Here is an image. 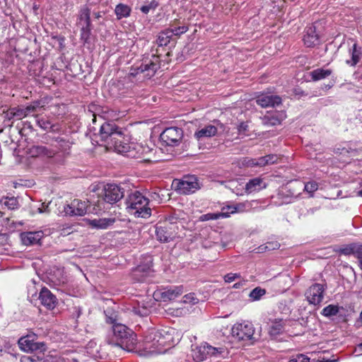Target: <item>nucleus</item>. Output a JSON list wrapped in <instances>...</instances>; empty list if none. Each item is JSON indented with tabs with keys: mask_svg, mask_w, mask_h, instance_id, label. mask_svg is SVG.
I'll return each mask as SVG.
<instances>
[{
	"mask_svg": "<svg viewBox=\"0 0 362 362\" xmlns=\"http://www.w3.org/2000/svg\"><path fill=\"white\" fill-rule=\"evenodd\" d=\"M173 329H149L144 339V355L164 354L174 344Z\"/></svg>",
	"mask_w": 362,
	"mask_h": 362,
	"instance_id": "f257e3e1",
	"label": "nucleus"
},
{
	"mask_svg": "<svg viewBox=\"0 0 362 362\" xmlns=\"http://www.w3.org/2000/svg\"><path fill=\"white\" fill-rule=\"evenodd\" d=\"M156 151L153 146L143 143L127 142L124 139L123 143L116 145L115 151L124 154L127 157L141 158L145 161H153Z\"/></svg>",
	"mask_w": 362,
	"mask_h": 362,
	"instance_id": "f03ea898",
	"label": "nucleus"
},
{
	"mask_svg": "<svg viewBox=\"0 0 362 362\" xmlns=\"http://www.w3.org/2000/svg\"><path fill=\"white\" fill-rule=\"evenodd\" d=\"M125 204L128 213L135 217L147 218L151 215L148 199L139 191L131 192Z\"/></svg>",
	"mask_w": 362,
	"mask_h": 362,
	"instance_id": "7ed1b4c3",
	"label": "nucleus"
},
{
	"mask_svg": "<svg viewBox=\"0 0 362 362\" xmlns=\"http://www.w3.org/2000/svg\"><path fill=\"white\" fill-rule=\"evenodd\" d=\"M111 322L114 323L112 331L117 344L128 351H133L137 344L136 337L134 332L123 324H117L112 320Z\"/></svg>",
	"mask_w": 362,
	"mask_h": 362,
	"instance_id": "20e7f679",
	"label": "nucleus"
},
{
	"mask_svg": "<svg viewBox=\"0 0 362 362\" xmlns=\"http://www.w3.org/2000/svg\"><path fill=\"white\" fill-rule=\"evenodd\" d=\"M99 136L101 141L105 142L106 148L115 151L116 145L123 143L124 139L122 132L117 130L115 124L109 122H105L100 127Z\"/></svg>",
	"mask_w": 362,
	"mask_h": 362,
	"instance_id": "39448f33",
	"label": "nucleus"
},
{
	"mask_svg": "<svg viewBox=\"0 0 362 362\" xmlns=\"http://www.w3.org/2000/svg\"><path fill=\"white\" fill-rule=\"evenodd\" d=\"M231 336L235 341L254 344L257 340L255 327L248 321L237 322L231 328Z\"/></svg>",
	"mask_w": 362,
	"mask_h": 362,
	"instance_id": "423d86ee",
	"label": "nucleus"
},
{
	"mask_svg": "<svg viewBox=\"0 0 362 362\" xmlns=\"http://www.w3.org/2000/svg\"><path fill=\"white\" fill-rule=\"evenodd\" d=\"M124 195V190L120 186L116 184H107L98 193L99 198L98 207L99 210L102 209L101 204L103 202L113 204L119 202Z\"/></svg>",
	"mask_w": 362,
	"mask_h": 362,
	"instance_id": "0eeeda50",
	"label": "nucleus"
},
{
	"mask_svg": "<svg viewBox=\"0 0 362 362\" xmlns=\"http://www.w3.org/2000/svg\"><path fill=\"white\" fill-rule=\"evenodd\" d=\"M172 186L181 194H192L200 188L199 180L194 175L184 176L180 180L175 179L173 181Z\"/></svg>",
	"mask_w": 362,
	"mask_h": 362,
	"instance_id": "6e6552de",
	"label": "nucleus"
},
{
	"mask_svg": "<svg viewBox=\"0 0 362 362\" xmlns=\"http://www.w3.org/2000/svg\"><path fill=\"white\" fill-rule=\"evenodd\" d=\"M226 353L223 347H214L207 344H201L192 351V356L197 362L206 360L209 357L223 356Z\"/></svg>",
	"mask_w": 362,
	"mask_h": 362,
	"instance_id": "1a4fd4ad",
	"label": "nucleus"
},
{
	"mask_svg": "<svg viewBox=\"0 0 362 362\" xmlns=\"http://www.w3.org/2000/svg\"><path fill=\"white\" fill-rule=\"evenodd\" d=\"M177 218L172 216L168 219V222L164 225H158L156 228V235L157 239L163 243L170 242L172 240L175 235V228H177L175 224L177 223Z\"/></svg>",
	"mask_w": 362,
	"mask_h": 362,
	"instance_id": "9d476101",
	"label": "nucleus"
},
{
	"mask_svg": "<svg viewBox=\"0 0 362 362\" xmlns=\"http://www.w3.org/2000/svg\"><path fill=\"white\" fill-rule=\"evenodd\" d=\"M183 136L182 129L178 127L166 128L160 134V140L167 146H177L180 144Z\"/></svg>",
	"mask_w": 362,
	"mask_h": 362,
	"instance_id": "9b49d317",
	"label": "nucleus"
},
{
	"mask_svg": "<svg viewBox=\"0 0 362 362\" xmlns=\"http://www.w3.org/2000/svg\"><path fill=\"white\" fill-rule=\"evenodd\" d=\"M87 209L88 202L75 199L69 204L64 206V212L66 215L71 216H82L86 214Z\"/></svg>",
	"mask_w": 362,
	"mask_h": 362,
	"instance_id": "f8f14e48",
	"label": "nucleus"
},
{
	"mask_svg": "<svg viewBox=\"0 0 362 362\" xmlns=\"http://www.w3.org/2000/svg\"><path fill=\"white\" fill-rule=\"evenodd\" d=\"M155 61H146L144 63H142L139 66L136 68V71L132 72V74L138 75L142 74L144 77L151 78L154 76L156 71L159 68V66L157 63V57L153 56Z\"/></svg>",
	"mask_w": 362,
	"mask_h": 362,
	"instance_id": "ddd939ff",
	"label": "nucleus"
},
{
	"mask_svg": "<svg viewBox=\"0 0 362 362\" xmlns=\"http://www.w3.org/2000/svg\"><path fill=\"white\" fill-rule=\"evenodd\" d=\"M18 346L21 350L25 352L45 349V344L35 341L34 336H25L19 339Z\"/></svg>",
	"mask_w": 362,
	"mask_h": 362,
	"instance_id": "4468645a",
	"label": "nucleus"
},
{
	"mask_svg": "<svg viewBox=\"0 0 362 362\" xmlns=\"http://www.w3.org/2000/svg\"><path fill=\"white\" fill-rule=\"evenodd\" d=\"M325 288L320 284H315L311 286L306 292V298L310 304L318 305L323 300Z\"/></svg>",
	"mask_w": 362,
	"mask_h": 362,
	"instance_id": "2eb2a0df",
	"label": "nucleus"
},
{
	"mask_svg": "<svg viewBox=\"0 0 362 362\" xmlns=\"http://www.w3.org/2000/svg\"><path fill=\"white\" fill-rule=\"evenodd\" d=\"M43 105L40 100H35L27 106L14 107L16 110V119H22L32 113L35 112L40 107H42Z\"/></svg>",
	"mask_w": 362,
	"mask_h": 362,
	"instance_id": "dca6fc26",
	"label": "nucleus"
},
{
	"mask_svg": "<svg viewBox=\"0 0 362 362\" xmlns=\"http://www.w3.org/2000/svg\"><path fill=\"white\" fill-rule=\"evenodd\" d=\"M182 288L181 286H172L168 288L155 291L153 296L156 299L160 298L163 300H171L182 293Z\"/></svg>",
	"mask_w": 362,
	"mask_h": 362,
	"instance_id": "f3484780",
	"label": "nucleus"
},
{
	"mask_svg": "<svg viewBox=\"0 0 362 362\" xmlns=\"http://www.w3.org/2000/svg\"><path fill=\"white\" fill-rule=\"evenodd\" d=\"M43 236L42 230L23 232L20 234L22 243L26 246L40 244Z\"/></svg>",
	"mask_w": 362,
	"mask_h": 362,
	"instance_id": "a211bd4d",
	"label": "nucleus"
},
{
	"mask_svg": "<svg viewBox=\"0 0 362 362\" xmlns=\"http://www.w3.org/2000/svg\"><path fill=\"white\" fill-rule=\"evenodd\" d=\"M256 102L262 107H269L281 104V98L276 95L262 93L257 97Z\"/></svg>",
	"mask_w": 362,
	"mask_h": 362,
	"instance_id": "6ab92c4d",
	"label": "nucleus"
},
{
	"mask_svg": "<svg viewBox=\"0 0 362 362\" xmlns=\"http://www.w3.org/2000/svg\"><path fill=\"white\" fill-rule=\"evenodd\" d=\"M38 298L41 304L47 309L52 310L56 306L57 298L47 288H42Z\"/></svg>",
	"mask_w": 362,
	"mask_h": 362,
	"instance_id": "aec40b11",
	"label": "nucleus"
},
{
	"mask_svg": "<svg viewBox=\"0 0 362 362\" xmlns=\"http://www.w3.org/2000/svg\"><path fill=\"white\" fill-rule=\"evenodd\" d=\"M238 208L235 206H228L223 207L221 212L218 213H209L202 216V218L203 221L209 220H216L220 218L229 217L231 214H234L238 211Z\"/></svg>",
	"mask_w": 362,
	"mask_h": 362,
	"instance_id": "412c9836",
	"label": "nucleus"
},
{
	"mask_svg": "<svg viewBox=\"0 0 362 362\" xmlns=\"http://www.w3.org/2000/svg\"><path fill=\"white\" fill-rule=\"evenodd\" d=\"M303 42L308 47H314L319 43V35L316 33V28L315 25H311L306 28L305 33L303 37Z\"/></svg>",
	"mask_w": 362,
	"mask_h": 362,
	"instance_id": "4be33fe9",
	"label": "nucleus"
},
{
	"mask_svg": "<svg viewBox=\"0 0 362 362\" xmlns=\"http://www.w3.org/2000/svg\"><path fill=\"white\" fill-rule=\"evenodd\" d=\"M28 153L31 157L47 156L51 158L55 154L56 151L45 146H33L28 149Z\"/></svg>",
	"mask_w": 362,
	"mask_h": 362,
	"instance_id": "5701e85b",
	"label": "nucleus"
},
{
	"mask_svg": "<svg viewBox=\"0 0 362 362\" xmlns=\"http://www.w3.org/2000/svg\"><path fill=\"white\" fill-rule=\"evenodd\" d=\"M218 127H222V124L217 123V125L209 124L200 129L195 132L194 136L197 139H202L215 136L218 132Z\"/></svg>",
	"mask_w": 362,
	"mask_h": 362,
	"instance_id": "b1692460",
	"label": "nucleus"
},
{
	"mask_svg": "<svg viewBox=\"0 0 362 362\" xmlns=\"http://www.w3.org/2000/svg\"><path fill=\"white\" fill-rule=\"evenodd\" d=\"M286 321L281 318L269 319L267 322L269 326V333L270 335L276 336L284 331Z\"/></svg>",
	"mask_w": 362,
	"mask_h": 362,
	"instance_id": "393cba45",
	"label": "nucleus"
},
{
	"mask_svg": "<svg viewBox=\"0 0 362 362\" xmlns=\"http://www.w3.org/2000/svg\"><path fill=\"white\" fill-rule=\"evenodd\" d=\"M361 54V47H358L357 44L354 42L349 49V54L351 59H346V64L351 66H355L359 62Z\"/></svg>",
	"mask_w": 362,
	"mask_h": 362,
	"instance_id": "a878e982",
	"label": "nucleus"
},
{
	"mask_svg": "<svg viewBox=\"0 0 362 362\" xmlns=\"http://www.w3.org/2000/svg\"><path fill=\"white\" fill-rule=\"evenodd\" d=\"M286 118L284 112H274L272 115L264 116L262 122L267 126H276L280 124L281 121Z\"/></svg>",
	"mask_w": 362,
	"mask_h": 362,
	"instance_id": "bb28decb",
	"label": "nucleus"
},
{
	"mask_svg": "<svg viewBox=\"0 0 362 362\" xmlns=\"http://www.w3.org/2000/svg\"><path fill=\"white\" fill-rule=\"evenodd\" d=\"M267 185L263 179L255 177L250 180L245 185V191L247 193H252L266 188Z\"/></svg>",
	"mask_w": 362,
	"mask_h": 362,
	"instance_id": "cd10ccee",
	"label": "nucleus"
},
{
	"mask_svg": "<svg viewBox=\"0 0 362 362\" xmlns=\"http://www.w3.org/2000/svg\"><path fill=\"white\" fill-rule=\"evenodd\" d=\"M115 218H104L99 219H93L91 221V225L95 228L105 229L115 223Z\"/></svg>",
	"mask_w": 362,
	"mask_h": 362,
	"instance_id": "c85d7f7f",
	"label": "nucleus"
},
{
	"mask_svg": "<svg viewBox=\"0 0 362 362\" xmlns=\"http://www.w3.org/2000/svg\"><path fill=\"white\" fill-rule=\"evenodd\" d=\"M331 74L332 71L330 69H317L313 70L310 75L313 81H319L328 77Z\"/></svg>",
	"mask_w": 362,
	"mask_h": 362,
	"instance_id": "c756f323",
	"label": "nucleus"
},
{
	"mask_svg": "<svg viewBox=\"0 0 362 362\" xmlns=\"http://www.w3.org/2000/svg\"><path fill=\"white\" fill-rule=\"evenodd\" d=\"M0 204L10 210H13L18 208V202L14 197H3L0 199Z\"/></svg>",
	"mask_w": 362,
	"mask_h": 362,
	"instance_id": "7c9ffc66",
	"label": "nucleus"
},
{
	"mask_svg": "<svg viewBox=\"0 0 362 362\" xmlns=\"http://www.w3.org/2000/svg\"><path fill=\"white\" fill-rule=\"evenodd\" d=\"M130 8L128 6L122 4H118L115 10V14L119 19L128 17L130 14Z\"/></svg>",
	"mask_w": 362,
	"mask_h": 362,
	"instance_id": "2f4dec72",
	"label": "nucleus"
},
{
	"mask_svg": "<svg viewBox=\"0 0 362 362\" xmlns=\"http://www.w3.org/2000/svg\"><path fill=\"white\" fill-rule=\"evenodd\" d=\"M90 11L87 7H84L81 8L80 11V15H79V24L85 25H90Z\"/></svg>",
	"mask_w": 362,
	"mask_h": 362,
	"instance_id": "473e14b6",
	"label": "nucleus"
},
{
	"mask_svg": "<svg viewBox=\"0 0 362 362\" xmlns=\"http://www.w3.org/2000/svg\"><path fill=\"white\" fill-rule=\"evenodd\" d=\"M280 247V244L277 241H272V242H267V243L260 245L257 248V252H263L265 251H270L279 249Z\"/></svg>",
	"mask_w": 362,
	"mask_h": 362,
	"instance_id": "72a5a7b5",
	"label": "nucleus"
},
{
	"mask_svg": "<svg viewBox=\"0 0 362 362\" xmlns=\"http://www.w3.org/2000/svg\"><path fill=\"white\" fill-rule=\"evenodd\" d=\"M339 306L336 305H329L324 308L322 314L326 317L336 315L339 313Z\"/></svg>",
	"mask_w": 362,
	"mask_h": 362,
	"instance_id": "f704fd0d",
	"label": "nucleus"
},
{
	"mask_svg": "<svg viewBox=\"0 0 362 362\" xmlns=\"http://www.w3.org/2000/svg\"><path fill=\"white\" fill-rule=\"evenodd\" d=\"M351 251L355 257L357 258L359 267L362 270V245H355L352 246Z\"/></svg>",
	"mask_w": 362,
	"mask_h": 362,
	"instance_id": "c9c22d12",
	"label": "nucleus"
},
{
	"mask_svg": "<svg viewBox=\"0 0 362 362\" xmlns=\"http://www.w3.org/2000/svg\"><path fill=\"white\" fill-rule=\"evenodd\" d=\"M47 361L42 356L38 355L24 356L21 358V362H46Z\"/></svg>",
	"mask_w": 362,
	"mask_h": 362,
	"instance_id": "e433bc0d",
	"label": "nucleus"
},
{
	"mask_svg": "<svg viewBox=\"0 0 362 362\" xmlns=\"http://www.w3.org/2000/svg\"><path fill=\"white\" fill-rule=\"evenodd\" d=\"M266 291L264 289L257 287L254 288L250 293V297L254 300H257L265 294Z\"/></svg>",
	"mask_w": 362,
	"mask_h": 362,
	"instance_id": "4c0bfd02",
	"label": "nucleus"
},
{
	"mask_svg": "<svg viewBox=\"0 0 362 362\" xmlns=\"http://www.w3.org/2000/svg\"><path fill=\"white\" fill-rule=\"evenodd\" d=\"M317 189H318V184L314 181L307 182L304 187L305 191H306L308 194H310V196H313V193L315 191H317Z\"/></svg>",
	"mask_w": 362,
	"mask_h": 362,
	"instance_id": "58836bf2",
	"label": "nucleus"
},
{
	"mask_svg": "<svg viewBox=\"0 0 362 362\" xmlns=\"http://www.w3.org/2000/svg\"><path fill=\"white\" fill-rule=\"evenodd\" d=\"M158 6V3L155 0H152L151 2L141 7V11L147 14L151 10H154Z\"/></svg>",
	"mask_w": 362,
	"mask_h": 362,
	"instance_id": "ea45409f",
	"label": "nucleus"
},
{
	"mask_svg": "<svg viewBox=\"0 0 362 362\" xmlns=\"http://www.w3.org/2000/svg\"><path fill=\"white\" fill-rule=\"evenodd\" d=\"M16 110L14 107L9 108L6 110H3V117L5 120L11 121L16 119Z\"/></svg>",
	"mask_w": 362,
	"mask_h": 362,
	"instance_id": "a19ab883",
	"label": "nucleus"
},
{
	"mask_svg": "<svg viewBox=\"0 0 362 362\" xmlns=\"http://www.w3.org/2000/svg\"><path fill=\"white\" fill-rule=\"evenodd\" d=\"M57 147L62 151L66 152L71 147V143L69 141H66L63 139H60V140L58 141Z\"/></svg>",
	"mask_w": 362,
	"mask_h": 362,
	"instance_id": "79ce46f5",
	"label": "nucleus"
},
{
	"mask_svg": "<svg viewBox=\"0 0 362 362\" xmlns=\"http://www.w3.org/2000/svg\"><path fill=\"white\" fill-rule=\"evenodd\" d=\"M336 152L339 153V154H341V155H346V154L354 155L356 151L354 149H352L350 147L344 146V147H341V148H339V147L337 148L336 149Z\"/></svg>",
	"mask_w": 362,
	"mask_h": 362,
	"instance_id": "37998d69",
	"label": "nucleus"
},
{
	"mask_svg": "<svg viewBox=\"0 0 362 362\" xmlns=\"http://www.w3.org/2000/svg\"><path fill=\"white\" fill-rule=\"evenodd\" d=\"M90 25H82V28H81V38L83 39L84 40H87L89 37V35H90Z\"/></svg>",
	"mask_w": 362,
	"mask_h": 362,
	"instance_id": "c03bdc74",
	"label": "nucleus"
},
{
	"mask_svg": "<svg viewBox=\"0 0 362 362\" xmlns=\"http://www.w3.org/2000/svg\"><path fill=\"white\" fill-rule=\"evenodd\" d=\"M187 30H188V28L185 25H182V26L175 27L174 28H172L170 32L174 35H180L181 34L186 33Z\"/></svg>",
	"mask_w": 362,
	"mask_h": 362,
	"instance_id": "a18cd8bd",
	"label": "nucleus"
},
{
	"mask_svg": "<svg viewBox=\"0 0 362 362\" xmlns=\"http://www.w3.org/2000/svg\"><path fill=\"white\" fill-rule=\"evenodd\" d=\"M158 44L160 46L167 45L170 42V36L167 33H161L158 38Z\"/></svg>",
	"mask_w": 362,
	"mask_h": 362,
	"instance_id": "49530a36",
	"label": "nucleus"
},
{
	"mask_svg": "<svg viewBox=\"0 0 362 362\" xmlns=\"http://www.w3.org/2000/svg\"><path fill=\"white\" fill-rule=\"evenodd\" d=\"M183 301L187 303L195 304L198 302L194 293H189L183 297Z\"/></svg>",
	"mask_w": 362,
	"mask_h": 362,
	"instance_id": "de8ad7c7",
	"label": "nucleus"
},
{
	"mask_svg": "<svg viewBox=\"0 0 362 362\" xmlns=\"http://www.w3.org/2000/svg\"><path fill=\"white\" fill-rule=\"evenodd\" d=\"M238 131L240 135L246 136L248 132V125L245 122H241L238 127Z\"/></svg>",
	"mask_w": 362,
	"mask_h": 362,
	"instance_id": "09e8293b",
	"label": "nucleus"
},
{
	"mask_svg": "<svg viewBox=\"0 0 362 362\" xmlns=\"http://www.w3.org/2000/svg\"><path fill=\"white\" fill-rule=\"evenodd\" d=\"M267 165L276 163L279 159L278 156L275 154H269L264 156Z\"/></svg>",
	"mask_w": 362,
	"mask_h": 362,
	"instance_id": "8fccbe9b",
	"label": "nucleus"
},
{
	"mask_svg": "<svg viewBox=\"0 0 362 362\" xmlns=\"http://www.w3.org/2000/svg\"><path fill=\"white\" fill-rule=\"evenodd\" d=\"M240 275L238 274L230 273L224 276V280L227 283H230L238 279Z\"/></svg>",
	"mask_w": 362,
	"mask_h": 362,
	"instance_id": "3c124183",
	"label": "nucleus"
},
{
	"mask_svg": "<svg viewBox=\"0 0 362 362\" xmlns=\"http://www.w3.org/2000/svg\"><path fill=\"white\" fill-rule=\"evenodd\" d=\"M243 164L247 167L257 166L256 158H245L243 162Z\"/></svg>",
	"mask_w": 362,
	"mask_h": 362,
	"instance_id": "603ef678",
	"label": "nucleus"
},
{
	"mask_svg": "<svg viewBox=\"0 0 362 362\" xmlns=\"http://www.w3.org/2000/svg\"><path fill=\"white\" fill-rule=\"evenodd\" d=\"M106 117L107 119H111V120H117L119 119L118 114L113 110L107 111L106 112Z\"/></svg>",
	"mask_w": 362,
	"mask_h": 362,
	"instance_id": "864d4df0",
	"label": "nucleus"
},
{
	"mask_svg": "<svg viewBox=\"0 0 362 362\" xmlns=\"http://www.w3.org/2000/svg\"><path fill=\"white\" fill-rule=\"evenodd\" d=\"M134 311L136 314L140 316H146L148 314V310L146 308H142L141 309L139 308H134Z\"/></svg>",
	"mask_w": 362,
	"mask_h": 362,
	"instance_id": "5fc2aeb1",
	"label": "nucleus"
},
{
	"mask_svg": "<svg viewBox=\"0 0 362 362\" xmlns=\"http://www.w3.org/2000/svg\"><path fill=\"white\" fill-rule=\"evenodd\" d=\"M296 358L297 362H310V358L303 354H297Z\"/></svg>",
	"mask_w": 362,
	"mask_h": 362,
	"instance_id": "6e6d98bb",
	"label": "nucleus"
},
{
	"mask_svg": "<svg viewBox=\"0 0 362 362\" xmlns=\"http://www.w3.org/2000/svg\"><path fill=\"white\" fill-rule=\"evenodd\" d=\"M257 166L263 167L267 165V161L264 156L256 158Z\"/></svg>",
	"mask_w": 362,
	"mask_h": 362,
	"instance_id": "4d7b16f0",
	"label": "nucleus"
},
{
	"mask_svg": "<svg viewBox=\"0 0 362 362\" xmlns=\"http://www.w3.org/2000/svg\"><path fill=\"white\" fill-rule=\"evenodd\" d=\"M354 353L356 354V356H360L362 354V342L355 348Z\"/></svg>",
	"mask_w": 362,
	"mask_h": 362,
	"instance_id": "13d9d810",
	"label": "nucleus"
},
{
	"mask_svg": "<svg viewBox=\"0 0 362 362\" xmlns=\"http://www.w3.org/2000/svg\"><path fill=\"white\" fill-rule=\"evenodd\" d=\"M48 206L47 205H45V204H42V206L38 208V212L39 213H43V212H47L48 211L47 210Z\"/></svg>",
	"mask_w": 362,
	"mask_h": 362,
	"instance_id": "bf43d9fd",
	"label": "nucleus"
},
{
	"mask_svg": "<svg viewBox=\"0 0 362 362\" xmlns=\"http://www.w3.org/2000/svg\"><path fill=\"white\" fill-rule=\"evenodd\" d=\"M337 361H338V359L330 360V359H327L325 358H322L321 359L318 360V362H337Z\"/></svg>",
	"mask_w": 362,
	"mask_h": 362,
	"instance_id": "052dcab7",
	"label": "nucleus"
},
{
	"mask_svg": "<svg viewBox=\"0 0 362 362\" xmlns=\"http://www.w3.org/2000/svg\"><path fill=\"white\" fill-rule=\"evenodd\" d=\"M38 124L40 125V127L46 129H47L49 127V124L48 123H45V122H41V121H38Z\"/></svg>",
	"mask_w": 362,
	"mask_h": 362,
	"instance_id": "680f3d73",
	"label": "nucleus"
},
{
	"mask_svg": "<svg viewBox=\"0 0 362 362\" xmlns=\"http://www.w3.org/2000/svg\"><path fill=\"white\" fill-rule=\"evenodd\" d=\"M288 362H297L296 356H293L292 358H291Z\"/></svg>",
	"mask_w": 362,
	"mask_h": 362,
	"instance_id": "e2e57ef3",
	"label": "nucleus"
},
{
	"mask_svg": "<svg viewBox=\"0 0 362 362\" xmlns=\"http://www.w3.org/2000/svg\"><path fill=\"white\" fill-rule=\"evenodd\" d=\"M95 16L96 18H99L101 17V15L100 13H95Z\"/></svg>",
	"mask_w": 362,
	"mask_h": 362,
	"instance_id": "0e129e2a",
	"label": "nucleus"
},
{
	"mask_svg": "<svg viewBox=\"0 0 362 362\" xmlns=\"http://www.w3.org/2000/svg\"><path fill=\"white\" fill-rule=\"evenodd\" d=\"M142 270V268L141 267H139L136 269V272H141Z\"/></svg>",
	"mask_w": 362,
	"mask_h": 362,
	"instance_id": "69168bd1",
	"label": "nucleus"
},
{
	"mask_svg": "<svg viewBox=\"0 0 362 362\" xmlns=\"http://www.w3.org/2000/svg\"><path fill=\"white\" fill-rule=\"evenodd\" d=\"M358 194L362 197V189L359 191Z\"/></svg>",
	"mask_w": 362,
	"mask_h": 362,
	"instance_id": "338daca9",
	"label": "nucleus"
},
{
	"mask_svg": "<svg viewBox=\"0 0 362 362\" xmlns=\"http://www.w3.org/2000/svg\"><path fill=\"white\" fill-rule=\"evenodd\" d=\"M234 287H235V288H238V285L237 284H235L234 285Z\"/></svg>",
	"mask_w": 362,
	"mask_h": 362,
	"instance_id": "774afa93",
	"label": "nucleus"
}]
</instances>
